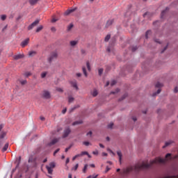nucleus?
Returning <instances> with one entry per match:
<instances>
[{
	"label": "nucleus",
	"instance_id": "nucleus-11",
	"mask_svg": "<svg viewBox=\"0 0 178 178\" xmlns=\"http://www.w3.org/2000/svg\"><path fill=\"white\" fill-rule=\"evenodd\" d=\"M168 11H169V8L168 7H166L165 9L161 12V19H163L165 15L168 13Z\"/></svg>",
	"mask_w": 178,
	"mask_h": 178
},
{
	"label": "nucleus",
	"instance_id": "nucleus-52",
	"mask_svg": "<svg viewBox=\"0 0 178 178\" xmlns=\"http://www.w3.org/2000/svg\"><path fill=\"white\" fill-rule=\"evenodd\" d=\"M149 13L147 12L145 14H143V17H147V16H149Z\"/></svg>",
	"mask_w": 178,
	"mask_h": 178
},
{
	"label": "nucleus",
	"instance_id": "nucleus-17",
	"mask_svg": "<svg viewBox=\"0 0 178 178\" xmlns=\"http://www.w3.org/2000/svg\"><path fill=\"white\" fill-rule=\"evenodd\" d=\"M82 71L86 77L88 76V74H87V70L86 69V67H82Z\"/></svg>",
	"mask_w": 178,
	"mask_h": 178
},
{
	"label": "nucleus",
	"instance_id": "nucleus-25",
	"mask_svg": "<svg viewBox=\"0 0 178 178\" xmlns=\"http://www.w3.org/2000/svg\"><path fill=\"white\" fill-rule=\"evenodd\" d=\"M5 136H6V132H2L0 134V140H3V138H5Z\"/></svg>",
	"mask_w": 178,
	"mask_h": 178
},
{
	"label": "nucleus",
	"instance_id": "nucleus-21",
	"mask_svg": "<svg viewBox=\"0 0 178 178\" xmlns=\"http://www.w3.org/2000/svg\"><path fill=\"white\" fill-rule=\"evenodd\" d=\"M38 1L40 0H29V3L30 5H35V3H37V2H38Z\"/></svg>",
	"mask_w": 178,
	"mask_h": 178
},
{
	"label": "nucleus",
	"instance_id": "nucleus-59",
	"mask_svg": "<svg viewBox=\"0 0 178 178\" xmlns=\"http://www.w3.org/2000/svg\"><path fill=\"white\" fill-rule=\"evenodd\" d=\"M69 162H70V160L69 159V158H67L65 161L66 165H67V163H69Z\"/></svg>",
	"mask_w": 178,
	"mask_h": 178
},
{
	"label": "nucleus",
	"instance_id": "nucleus-49",
	"mask_svg": "<svg viewBox=\"0 0 178 178\" xmlns=\"http://www.w3.org/2000/svg\"><path fill=\"white\" fill-rule=\"evenodd\" d=\"M109 170H111V168L106 166L105 173H108V172H109Z\"/></svg>",
	"mask_w": 178,
	"mask_h": 178
},
{
	"label": "nucleus",
	"instance_id": "nucleus-19",
	"mask_svg": "<svg viewBox=\"0 0 178 178\" xmlns=\"http://www.w3.org/2000/svg\"><path fill=\"white\" fill-rule=\"evenodd\" d=\"M9 148V143H6L2 149V152H5Z\"/></svg>",
	"mask_w": 178,
	"mask_h": 178
},
{
	"label": "nucleus",
	"instance_id": "nucleus-23",
	"mask_svg": "<svg viewBox=\"0 0 178 178\" xmlns=\"http://www.w3.org/2000/svg\"><path fill=\"white\" fill-rule=\"evenodd\" d=\"M37 52L35 51H31L29 52V56H34V55H36Z\"/></svg>",
	"mask_w": 178,
	"mask_h": 178
},
{
	"label": "nucleus",
	"instance_id": "nucleus-40",
	"mask_svg": "<svg viewBox=\"0 0 178 178\" xmlns=\"http://www.w3.org/2000/svg\"><path fill=\"white\" fill-rule=\"evenodd\" d=\"M79 155H81V156H83V155H88V152H82L81 154H79Z\"/></svg>",
	"mask_w": 178,
	"mask_h": 178
},
{
	"label": "nucleus",
	"instance_id": "nucleus-16",
	"mask_svg": "<svg viewBox=\"0 0 178 178\" xmlns=\"http://www.w3.org/2000/svg\"><path fill=\"white\" fill-rule=\"evenodd\" d=\"M113 24V19H110L108 21H107L106 24V27H109V26H111V24Z\"/></svg>",
	"mask_w": 178,
	"mask_h": 178
},
{
	"label": "nucleus",
	"instance_id": "nucleus-38",
	"mask_svg": "<svg viewBox=\"0 0 178 178\" xmlns=\"http://www.w3.org/2000/svg\"><path fill=\"white\" fill-rule=\"evenodd\" d=\"M127 97V93H125L121 99H119V101H123Z\"/></svg>",
	"mask_w": 178,
	"mask_h": 178
},
{
	"label": "nucleus",
	"instance_id": "nucleus-46",
	"mask_svg": "<svg viewBox=\"0 0 178 178\" xmlns=\"http://www.w3.org/2000/svg\"><path fill=\"white\" fill-rule=\"evenodd\" d=\"M83 145H86V147H88V145H90V142H87V141L83 142Z\"/></svg>",
	"mask_w": 178,
	"mask_h": 178
},
{
	"label": "nucleus",
	"instance_id": "nucleus-64",
	"mask_svg": "<svg viewBox=\"0 0 178 178\" xmlns=\"http://www.w3.org/2000/svg\"><path fill=\"white\" fill-rule=\"evenodd\" d=\"M97 175H96L95 177L89 176V177H88L87 178H97Z\"/></svg>",
	"mask_w": 178,
	"mask_h": 178
},
{
	"label": "nucleus",
	"instance_id": "nucleus-39",
	"mask_svg": "<svg viewBox=\"0 0 178 178\" xmlns=\"http://www.w3.org/2000/svg\"><path fill=\"white\" fill-rule=\"evenodd\" d=\"M1 20H3V21L6 20V15H1Z\"/></svg>",
	"mask_w": 178,
	"mask_h": 178
},
{
	"label": "nucleus",
	"instance_id": "nucleus-5",
	"mask_svg": "<svg viewBox=\"0 0 178 178\" xmlns=\"http://www.w3.org/2000/svg\"><path fill=\"white\" fill-rule=\"evenodd\" d=\"M70 133H72V130L70 129V128L69 127L65 128L63 131V138H66V137H68Z\"/></svg>",
	"mask_w": 178,
	"mask_h": 178
},
{
	"label": "nucleus",
	"instance_id": "nucleus-13",
	"mask_svg": "<svg viewBox=\"0 0 178 178\" xmlns=\"http://www.w3.org/2000/svg\"><path fill=\"white\" fill-rule=\"evenodd\" d=\"M58 140L57 138H54L48 144V145H49V147H51L52 145H55V144H56L58 143Z\"/></svg>",
	"mask_w": 178,
	"mask_h": 178
},
{
	"label": "nucleus",
	"instance_id": "nucleus-10",
	"mask_svg": "<svg viewBox=\"0 0 178 178\" xmlns=\"http://www.w3.org/2000/svg\"><path fill=\"white\" fill-rule=\"evenodd\" d=\"M71 86L74 88H76V90H79V86H77V81H72L70 82Z\"/></svg>",
	"mask_w": 178,
	"mask_h": 178
},
{
	"label": "nucleus",
	"instance_id": "nucleus-8",
	"mask_svg": "<svg viewBox=\"0 0 178 178\" xmlns=\"http://www.w3.org/2000/svg\"><path fill=\"white\" fill-rule=\"evenodd\" d=\"M76 8H75L67 10L64 13L65 16H69V15H70V13H73V12H74V10H76Z\"/></svg>",
	"mask_w": 178,
	"mask_h": 178
},
{
	"label": "nucleus",
	"instance_id": "nucleus-61",
	"mask_svg": "<svg viewBox=\"0 0 178 178\" xmlns=\"http://www.w3.org/2000/svg\"><path fill=\"white\" fill-rule=\"evenodd\" d=\"M76 76L77 77H81V73H77Z\"/></svg>",
	"mask_w": 178,
	"mask_h": 178
},
{
	"label": "nucleus",
	"instance_id": "nucleus-47",
	"mask_svg": "<svg viewBox=\"0 0 178 178\" xmlns=\"http://www.w3.org/2000/svg\"><path fill=\"white\" fill-rule=\"evenodd\" d=\"M112 127H113V123L111 122L108 125V129H112Z\"/></svg>",
	"mask_w": 178,
	"mask_h": 178
},
{
	"label": "nucleus",
	"instance_id": "nucleus-56",
	"mask_svg": "<svg viewBox=\"0 0 178 178\" xmlns=\"http://www.w3.org/2000/svg\"><path fill=\"white\" fill-rule=\"evenodd\" d=\"M67 109L65 108L62 111V113H63V115H65V113H66Z\"/></svg>",
	"mask_w": 178,
	"mask_h": 178
},
{
	"label": "nucleus",
	"instance_id": "nucleus-15",
	"mask_svg": "<svg viewBox=\"0 0 178 178\" xmlns=\"http://www.w3.org/2000/svg\"><path fill=\"white\" fill-rule=\"evenodd\" d=\"M117 155L119 156L120 163H122V152L118 151L117 152Z\"/></svg>",
	"mask_w": 178,
	"mask_h": 178
},
{
	"label": "nucleus",
	"instance_id": "nucleus-37",
	"mask_svg": "<svg viewBox=\"0 0 178 178\" xmlns=\"http://www.w3.org/2000/svg\"><path fill=\"white\" fill-rule=\"evenodd\" d=\"M87 168H88V165L86 164L83 167V173H86V170H87Z\"/></svg>",
	"mask_w": 178,
	"mask_h": 178
},
{
	"label": "nucleus",
	"instance_id": "nucleus-43",
	"mask_svg": "<svg viewBox=\"0 0 178 178\" xmlns=\"http://www.w3.org/2000/svg\"><path fill=\"white\" fill-rule=\"evenodd\" d=\"M151 34V31H147L145 33V38L148 39V35Z\"/></svg>",
	"mask_w": 178,
	"mask_h": 178
},
{
	"label": "nucleus",
	"instance_id": "nucleus-7",
	"mask_svg": "<svg viewBox=\"0 0 178 178\" xmlns=\"http://www.w3.org/2000/svg\"><path fill=\"white\" fill-rule=\"evenodd\" d=\"M29 42H30V38L25 39L21 42V47L24 48V47L29 44Z\"/></svg>",
	"mask_w": 178,
	"mask_h": 178
},
{
	"label": "nucleus",
	"instance_id": "nucleus-45",
	"mask_svg": "<svg viewBox=\"0 0 178 178\" xmlns=\"http://www.w3.org/2000/svg\"><path fill=\"white\" fill-rule=\"evenodd\" d=\"M115 84H116V81H115V80L111 81V87H113V86H115Z\"/></svg>",
	"mask_w": 178,
	"mask_h": 178
},
{
	"label": "nucleus",
	"instance_id": "nucleus-32",
	"mask_svg": "<svg viewBox=\"0 0 178 178\" xmlns=\"http://www.w3.org/2000/svg\"><path fill=\"white\" fill-rule=\"evenodd\" d=\"M43 26L42 25H40V26H38L36 29V33H40V31H41V30H42Z\"/></svg>",
	"mask_w": 178,
	"mask_h": 178
},
{
	"label": "nucleus",
	"instance_id": "nucleus-34",
	"mask_svg": "<svg viewBox=\"0 0 178 178\" xmlns=\"http://www.w3.org/2000/svg\"><path fill=\"white\" fill-rule=\"evenodd\" d=\"M119 91H120V90L119 88H117V89H115V91H112V92H111V94H113V95L118 94V92H119Z\"/></svg>",
	"mask_w": 178,
	"mask_h": 178
},
{
	"label": "nucleus",
	"instance_id": "nucleus-60",
	"mask_svg": "<svg viewBox=\"0 0 178 178\" xmlns=\"http://www.w3.org/2000/svg\"><path fill=\"white\" fill-rule=\"evenodd\" d=\"M131 170H133V168H128L127 169V173H129Z\"/></svg>",
	"mask_w": 178,
	"mask_h": 178
},
{
	"label": "nucleus",
	"instance_id": "nucleus-27",
	"mask_svg": "<svg viewBox=\"0 0 178 178\" xmlns=\"http://www.w3.org/2000/svg\"><path fill=\"white\" fill-rule=\"evenodd\" d=\"M86 67H87V69H88V70L89 72L91 71V66L90 65V62H89V61H87V62H86Z\"/></svg>",
	"mask_w": 178,
	"mask_h": 178
},
{
	"label": "nucleus",
	"instance_id": "nucleus-44",
	"mask_svg": "<svg viewBox=\"0 0 178 178\" xmlns=\"http://www.w3.org/2000/svg\"><path fill=\"white\" fill-rule=\"evenodd\" d=\"M137 49H138V47H137V46H134V47H132V52H136V51H137Z\"/></svg>",
	"mask_w": 178,
	"mask_h": 178
},
{
	"label": "nucleus",
	"instance_id": "nucleus-26",
	"mask_svg": "<svg viewBox=\"0 0 178 178\" xmlns=\"http://www.w3.org/2000/svg\"><path fill=\"white\" fill-rule=\"evenodd\" d=\"M47 74H48V72H42L41 79H45V77H47Z\"/></svg>",
	"mask_w": 178,
	"mask_h": 178
},
{
	"label": "nucleus",
	"instance_id": "nucleus-58",
	"mask_svg": "<svg viewBox=\"0 0 178 178\" xmlns=\"http://www.w3.org/2000/svg\"><path fill=\"white\" fill-rule=\"evenodd\" d=\"M81 52L82 55H84L86 54V50L81 49Z\"/></svg>",
	"mask_w": 178,
	"mask_h": 178
},
{
	"label": "nucleus",
	"instance_id": "nucleus-18",
	"mask_svg": "<svg viewBox=\"0 0 178 178\" xmlns=\"http://www.w3.org/2000/svg\"><path fill=\"white\" fill-rule=\"evenodd\" d=\"M46 169L47 170V172H48L49 175H52V172H54L53 168H51L47 167L46 165Z\"/></svg>",
	"mask_w": 178,
	"mask_h": 178
},
{
	"label": "nucleus",
	"instance_id": "nucleus-54",
	"mask_svg": "<svg viewBox=\"0 0 178 178\" xmlns=\"http://www.w3.org/2000/svg\"><path fill=\"white\" fill-rule=\"evenodd\" d=\"M86 136H90L91 137V136H92V131H90L89 132H88Z\"/></svg>",
	"mask_w": 178,
	"mask_h": 178
},
{
	"label": "nucleus",
	"instance_id": "nucleus-4",
	"mask_svg": "<svg viewBox=\"0 0 178 178\" xmlns=\"http://www.w3.org/2000/svg\"><path fill=\"white\" fill-rule=\"evenodd\" d=\"M42 98H44V99H49V98H51V93H49L48 90H44L42 93Z\"/></svg>",
	"mask_w": 178,
	"mask_h": 178
},
{
	"label": "nucleus",
	"instance_id": "nucleus-33",
	"mask_svg": "<svg viewBox=\"0 0 178 178\" xmlns=\"http://www.w3.org/2000/svg\"><path fill=\"white\" fill-rule=\"evenodd\" d=\"M98 73H99V76H102V73H104V69L102 68L99 69Z\"/></svg>",
	"mask_w": 178,
	"mask_h": 178
},
{
	"label": "nucleus",
	"instance_id": "nucleus-51",
	"mask_svg": "<svg viewBox=\"0 0 178 178\" xmlns=\"http://www.w3.org/2000/svg\"><path fill=\"white\" fill-rule=\"evenodd\" d=\"M168 49V44L164 47V49L161 51V54H163V52L165 51V50Z\"/></svg>",
	"mask_w": 178,
	"mask_h": 178
},
{
	"label": "nucleus",
	"instance_id": "nucleus-36",
	"mask_svg": "<svg viewBox=\"0 0 178 178\" xmlns=\"http://www.w3.org/2000/svg\"><path fill=\"white\" fill-rule=\"evenodd\" d=\"M80 156H81L80 155V154L75 155V156L72 158V161H76V158H80Z\"/></svg>",
	"mask_w": 178,
	"mask_h": 178
},
{
	"label": "nucleus",
	"instance_id": "nucleus-63",
	"mask_svg": "<svg viewBox=\"0 0 178 178\" xmlns=\"http://www.w3.org/2000/svg\"><path fill=\"white\" fill-rule=\"evenodd\" d=\"M68 178H72V174H68ZM74 178H76V177H74Z\"/></svg>",
	"mask_w": 178,
	"mask_h": 178
},
{
	"label": "nucleus",
	"instance_id": "nucleus-29",
	"mask_svg": "<svg viewBox=\"0 0 178 178\" xmlns=\"http://www.w3.org/2000/svg\"><path fill=\"white\" fill-rule=\"evenodd\" d=\"M109 40H111V35H107L105 38H104V41L106 42H108L109 41Z\"/></svg>",
	"mask_w": 178,
	"mask_h": 178
},
{
	"label": "nucleus",
	"instance_id": "nucleus-28",
	"mask_svg": "<svg viewBox=\"0 0 178 178\" xmlns=\"http://www.w3.org/2000/svg\"><path fill=\"white\" fill-rule=\"evenodd\" d=\"M83 123V122L81 121H75L72 123V126H76L77 124H81Z\"/></svg>",
	"mask_w": 178,
	"mask_h": 178
},
{
	"label": "nucleus",
	"instance_id": "nucleus-9",
	"mask_svg": "<svg viewBox=\"0 0 178 178\" xmlns=\"http://www.w3.org/2000/svg\"><path fill=\"white\" fill-rule=\"evenodd\" d=\"M13 58L15 60H19V59H22V58H24V55L17 54V55L14 56Z\"/></svg>",
	"mask_w": 178,
	"mask_h": 178
},
{
	"label": "nucleus",
	"instance_id": "nucleus-62",
	"mask_svg": "<svg viewBox=\"0 0 178 178\" xmlns=\"http://www.w3.org/2000/svg\"><path fill=\"white\" fill-rule=\"evenodd\" d=\"M51 30V31H56V29L55 27H52Z\"/></svg>",
	"mask_w": 178,
	"mask_h": 178
},
{
	"label": "nucleus",
	"instance_id": "nucleus-12",
	"mask_svg": "<svg viewBox=\"0 0 178 178\" xmlns=\"http://www.w3.org/2000/svg\"><path fill=\"white\" fill-rule=\"evenodd\" d=\"M77 44H79V41L78 40H71L70 42V47H76V45Z\"/></svg>",
	"mask_w": 178,
	"mask_h": 178
},
{
	"label": "nucleus",
	"instance_id": "nucleus-53",
	"mask_svg": "<svg viewBox=\"0 0 178 178\" xmlns=\"http://www.w3.org/2000/svg\"><path fill=\"white\" fill-rule=\"evenodd\" d=\"M70 148H72V145H70V147L65 148V152H67V151H69V149H70Z\"/></svg>",
	"mask_w": 178,
	"mask_h": 178
},
{
	"label": "nucleus",
	"instance_id": "nucleus-6",
	"mask_svg": "<svg viewBox=\"0 0 178 178\" xmlns=\"http://www.w3.org/2000/svg\"><path fill=\"white\" fill-rule=\"evenodd\" d=\"M40 23V19H36L33 22L31 25L28 26V30H33V27L37 26V25Z\"/></svg>",
	"mask_w": 178,
	"mask_h": 178
},
{
	"label": "nucleus",
	"instance_id": "nucleus-24",
	"mask_svg": "<svg viewBox=\"0 0 178 178\" xmlns=\"http://www.w3.org/2000/svg\"><path fill=\"white\" fill-rule=\"evenodd\" d=\"M92 97H97L98 95V91L96 89H95L93 92H92Z\"/></svg>",
	"mask_w": 178,
	"mask_h": 178
},
{
	"label": "nucleus",
	"instance_id": "nucleus-1",
	"mask_svg": "<svg viewBox=\"0 0 178 178\" xmlns=\"http://www.w3.org/2000/svg\"><path fill=\"white\" fill-rule=\"evenodd\" d=\"M172 154L168 153L165 155V159H162L161 157L156 158L154 160L150 161L149 163H145L143 162L141 164H137L134 167V169L136 172H138V170H144L145 169H149V168H152L154 165H158V163H165L166 159L168 158H172Z\"/></svg>",
	"mask_w": 178,
	"mask_h": 178
},
{
	"label": "nucleus",
	"instance_id": "nucleus-41",
	"mask_svg": "<svg viewBox=\"0 0 178 178\" xmlns=\"http://www.w3.org/2000/svg\"><path fill=\"white\" fill-rule=\"evenodd\" d=\"M56 91L58 92H63V89H62V88H57Z\"/></svg>",
	"mask_w": 178,
	"mask_h": 178
},
{
	"label": "nucleus",
	"instance_id": "nucleus-31",
	"mask_svg": "<svg viewBox=\"0 0 178 178\" xmlns=\"http://www.w3.org/2000/svg\"><path fill=\"white\" fill-rule=\"evenodd\" d=\"M172 144V141H168L165 143V145L163 146V148H166V147H168V145H170Z\"/></svg>",
	"mask_w": 178,
	"mask_h": 178
},
{
	"label": "nucleus",
	"instance_id": "nucleus-22",
	"mask_svg": "<svg viewBox=\"0 0 178 178\" xmlns=\"http://www.w3.org/2000/svg\"><path fill=\"white\" fill-rule=\"evenodd\" d=\"M34 161H35V159L33 157V156H29V159L28 160L29 163H31L34 162Z\"/></svg>",
	"mask_w": 178,
	"mask_h": 178
},
{
	"label": "nucleus",
	"instance_id": "nucleus-55",
	"mask_svg": "<svg viewBox=\"0 0 178 178\" xmlns=\"http://www.w3.org/2000/svg\"><path fill=\"white\" fill-rule=\"evenodd\" d=\"M93 155H98V150L92 152Z\"/></svg>",
	"mask_w": 178,
	"mask_h": 178
},
{
	"label": "nucleus",
	"instance_id": "nucleus-57",
	"mask_svg": "<svg viewBox=\"0 0 178 178\" xmlns=\"http://www.w3.org/2000/svg\"><path fill=\"white\" fill-rule=\"evenodd\" d=\"M174 92H178V88L177 87H175V89H174Z\"/></svg>",
	"mask_w": 178,
	"mask_h": 178
},
{
	"label": "nucleus",
	"instance_id": "nucleus-14",
	"mask_svg": "<svg viewBox=\"0 0 178 178\" xmlns=\"http://www.w3.org/2000/svg\"><path fill=\"white\" fill-rule=\"evenodd\" d=\"M17 165L16 168H19L20 163H22V156H19V158L16 160Z\"/></svg>",
	"mask_w": 178,
	"mask_h": 178
},
{
	"label": "nucleus",
	"instance_id": "nucleus-2",
	"mask_svg": "<svg viewBox=\"0 0 178 178\" xmlns=\"http://www.w3.org/2000/svg\"><path fill=\"white\" fill-rule=\"evenodd\" d=\"M155 87L156 88H159V89L157 90L156 92L153 93L152 97H156V95H158V94H161V87H163V84H162L160 82H157L155 85Z\"/></svg>",
	"mask_w": 178,
	"mask_h": 178
},
{
	"label": "nucleus",
	"instance_id": "nucleus-20",
	"mask_svg": "<svg viewBox=\"0 0 178 178\" xmlns=\"http://www.w3.org/2000/svg\"><path fill=\"white\" fill-rule=\"evenodd\" d=\"M46 166H47V168H50L51 169H54V168H55L56 165H55V163L51 162L49 164V165H46Z\"/></svg>",
	"mask_w": 178,
	"mask_h": 178
},
{
	"label": "nucleus",
	"instance_id": "nucleus-48",
	"mask_svg": "<svg viewBox=\"0 0 178 178\" xmlns=\"http://www.w3.org/2000/svg\"><path fill=\"white\" fill-rule=\"evenodd\" d=\"M24 76H26V77H29V76H31V72H26L25 74H24Z\"/></svg>",
	"mask_w": 178,
	"mask_h": 178
},
{
	"label": "nucleus",
	"instance_id": "nucleus-35",
	"mask_svg": "<svg viewBox=\"0 0 178 178\" xmlns=\"http://www.w3.org/2000/svg\"><path fill=\"white\" fill-rule=\"evenodd\" d=\"M73 101H74V97H70L68 98V102L70 104H71L72 102H73Z\"/></svg>",
	"mask_w": 178,
	"mask_h": 178
},
{
	"label": "nucleus",
	"instance_id": "nucleus-50",
	"mask_svg": "<svg viewBox=\"0 0 178 178\" xmlns=\"http://www.w3.org/2000/svg\"><path fill=\"white\" fill-rule=\"evenodd\" d=\"M79 168V164H76L75 166L74 167V168H72L74 170H77V169Z\"/></svg>",
	"mask_w": 178,
	"mask_h": 178
},
{
	"label": "nucleus",
	"instance_id": "nucleus-42",
	"mask_svg": "<svg viewBox=\"0 0 178 178\" xmlns=\"http://www.w3.org/2000/svg\"><path fill=\"white\" fill-rule=\"evenodd\" d=\"M20 83L22 86H24V84L27 83V81L26 80L20 81Z\"/></svg>",
	"mask_w": 178,
	"mask_h": 178
},
{
	"label": "nucleus",
	"instance_id": "nucleus-30",
	"mask_svg": "<svg viewBox=\"0 0 178 178\" xmlns=\"http://www.w3.org/2000/svg\"><path fill=\"white\" fill-rule=\"evenodd\" d=\"M73 24H70L67 28V31H70L73 29Z\"/></svg>",
	"mask_w": 178,
	"mask_h": 178
},
{
	"label": "nucleus",
	"instance_id": "nucleus-3",
	"mask_svg": "<svg viewBox=\"0 0 178 178\" xmlns=\"http://www.w3.org/2000/svg\"><path fill=\"white\" fill-rule=\"evenodd\" d=\"M57 58H58V52L53 51L50 54V56L49 57L48 60L49 63H51L52 62H54V60H55V59H57Z\"/></svg>",
	"mask_w": 178,
	"mask_h": 178
}]
</instances>
